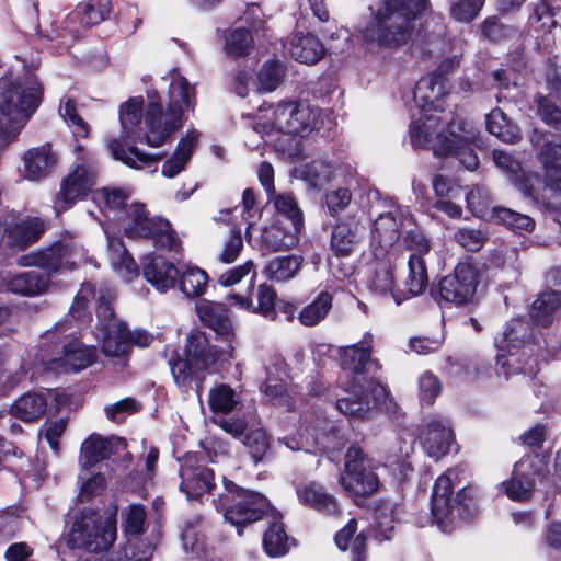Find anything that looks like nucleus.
Here are the masks:
<instances>
[{
	"label": "nucleus",
	"instance_id": "obj_13",
	"mask_svg": "<svg viewBox=\"0 0 561 561\" xmlns=\"http://www.w3.org/2000/svg\"><path fill=\"white\" fill-rule=\"evenodd\" d=\"M77 158L73 169L61 182L60 191L55 198V209L64 211L78 199L83 198L95 184L96 170L94 157L81 145L75 146Z\"/></svg>",
	"mask_w": 561,
	"mask_h": 561
},
{
	"label": "nucleus",
	"instance_id": "obj_38",
	"mask_svg": "<svg viewBox=\"0 0 561 561\" xmlns=\"http://www.w3.org/2000/svg\"><path fill=\"white\" fill-rule=\"evenodd\" d=\"M199 320L218 335L229 339L233 328L224 304L204 300L196 306Z\"/></svg>",
	"mask_w": 561,
	"mask_h": 561
},
{
	"label": "nucleus",
	"instance_id": "obj_56",
	"mask_svg": "<svg viewBox=\"0 0 561 561\" xmlns=\"http://www.w3.org/2000/svg\"><path fill=\"white\" fill-rule=\"evenodd\" d=\"M240 402V396L229 385L219 383L213 387L208 393V405L215 414H228Z\"/></svg>",
	"mask_w": 561,
	"mask_h": 561
},
{
	"label": "nucleus",
	"instance_id": "obj_59",
	"mask_svg": "<svg viewBox=\"0 0 561 561\" xmlns=\"http://www.w3.org/2000/svg\"><path fill=\"white\" fill-rule=\"evenodd\" d=\"M268 201L273 203L278 214L290 221L291 226L297 228L304 227L302 211L290 193L271 194L268 195Z\"/></svg>",
	"mask_w": 561,
	"mask_h": 561
},
{
	"label": "nucleus",
	"instance_id": "obj_18",
	"mask_svg": "<svg viewBox=\"0 0 561 561\" xmlns=\"http://www.w3.org/2000/svg\"><path fill=\"white\" fill-rule=\"evenodd\" d=\"M324 158L312 160L301 167L300 178L312 188H322L325 184L336 179H352L355 174L354 167L345 158L343 152L324 154Z\"/></svg>",
	"mask_w": 561,
	"mask_h": 561
},
{
	"label": "nucleus",
	"instance_id": "obj_33",
	"mask_svg": "<svg viewBox=\"0 0 561 561\" xmlns=\"http://www.w3.org/2000/svg\"><path fill=\"white\" fill-rule=\"evenodd\" d=\"M336 397V409L347 417L364 419L370 411L369 401L355 377L341 388Z\"/></svg>",
	"mask_w": 561,
	"mask_h": 561
},
{
	"label": "nucleus",
	"instance_id": "obj_2",
	"mask_svg": "<svg viewBox=\"0 0 561 561\" xmlns=\"http://www.w3.org/2000/svg\"><path fill=\"white\" fill-rule=\"evenodd\" d=\"M169 102L164 111L158 95L150 96L144 117L142 141L150 147L162 146L182 127L183 114L195 104V88L176 70L169 73Z\"/></svg>",
	"mask_w": 561,
	"mask_h": 561
},
{
	"label": "nucleus",
	"instance_id": "obj_39",
	"mask_svg": "<svg viewBox=\"0 0 561 561\" xmlns=\"http://www.w3.org/2000/svg\"><path fill=\"white\" fill-rule=\"evenodd\" d=\"M301 230L291 225H272L262 230L261 244L272 252L291 250L298 245Z\"/></svg>",
	"mask_w": 561,
	"mask_h": 561
},
{
	"label": "nucleus",
	"instance_id": "obj_54",
	"mask_svg": "<svg viewBox=\"0 0 561 561\" xmlns=\"http://www.w3.org/2000/svg\"><path fill=\"white\" fill-rule=\"evenodd\" d=\"M486 129L507 144H516L522 138L520 129L510 122L504 112L497 107L486 115Z\"/></svg>",
	"mask_w": 561,
	"mask_h": 561
},
{
	"label": "nucleus",
	"instance_id": "obj_47",
	"mask_svg": "<svg viewBox=\"0 0 561 561\" xmlns=\"http://www.w3.org/2000/svg\"><path fill=\"white\" fill-rule=\"evenodd\" d=\"M107 148L115 160L122 161L127 167L134 169L149 167L160 159V154L142 152L135 146H129L125 149L122 140L117 138L108 139Z\"/></svg>",
	"mask_w": 561,
	"mask_h": 561
},
{
	"label": "nucleus",
	"instance_id": "obj_55",
	"mask_svg": "<svg viewBox=\"0 0 561 561\" xmlns=\"http://www.w3.org/2000/svg\"><path fill=\"white\" fill-rule=\"evenodd\" d=\"M183 547L186 551H191L199 561H226V558L214 546H210L207 539L193 528H187L182 533Z\"/></svg>",
	"mask_w": 561,
	"mask_h": 561
},
{
	"label": "nucleus",
	"instance_id": "obj_5",
	"mask_svg": "<svg viewBox=\"0 0 561 561\" xmlns=\"http://www.w3.org/2000/svg\"><path fill=\"white\" fill-rule=\"evenodd\" d=\"M184 358L178 356L170 359L169 366L174 382L182 391L195 387L197 394L208 373L217 363H228L233 358V347L218 348L210 344L206 334L202 331H192L184 350Z\"/></svg>",
	"mask_w": 561,
	"mask_h": 561
},
{
	"label": "nucleus",
	"instance_id": "obj_36",
	"mask_svg": "<svg viewBox=\"0 0 561 561\" xmlns=\"http://www.w3.org/2000/svg\"><path fill=\"white\" fill-rule=\"evenodd\" d=\"M201 134L196 129H188L179 140L173 153L163 162L161 173L173 179L186 169L193 151L198 144Z\"/></svg>",
	"mask_w": 561,
	"mask_h": 561
},
{
	"label": "nucleus",
	"instance_id": "obj_52",
	"mask_svg": "<svg viewBox=\"0 0 561 561\" xmlns=\"http://www.w3.org/2000/svg\"><path fill=\"white\" fill-rule=\"evenodd\" d=\"M561 307V295L558 291H546L538 296L530 308V318L536 324L548 327L558 317Z\"/></svg>",
	"mask_w": 561,
	"mask_h": 561
},
{
	"label": "nucleus",
	"instance_id": "obj_7",
	"mask_svg": "<svg viewBox=\"0 0 561 561\" xmlns=\"http://www.w3.org/2000/svg\"><path fill=\"white\" fill-rule=\"evenodd\" d=\"M68 321L58 322L43 336L44 341L53 343L51 354L41 348V360L45 368L59 373L79 371L90 366L95 358V350L85 346L76 339L66 341L70 335H64L68 330Z\"/></svg>",
	"mask_w": 561,
	"mask_h": 561
},
{
	"label": "nucleus",
	"instance_id": "obj_57",
	"mask_svg": "<svg viewBox=\"0 0 561 561\" xmlns=\"http://www.w3.org/2000/svg\"><path fill=\"white\" fill-rule=\"evenodd\" d=\"M178 278L180 289L186 297H199L207 288L208 275L197 266H186Z\"/></svg>",
	"mask_w": 561,
	"mask_h": 561
},
{
	"label": "nucleus",
	"instance_id": "obj_44",
	"mask_svg": "<svg viewBox=\"0 0 561 561\" xmlns=\"http://www.w3.org/2000/svg\"><path fill=\"white\" fill-rule=\"evenodd\" d=\"M304 257L298 254L279 255L270 260L263 274L275 283H286L294 279L301 270Z\"/></svg>",
	"mask_w": 561,
	"mask_h": 561
},
{
	"label": "nucleus",
	"instance_id": "obj_63",
	"mask_svg": "<svg viewBox=\"0 0 561 561\" xmlns=\"http://www.w3.org/2000/svg\"><path fill=\"white\" fill-rule=\"evenodd\" d=\"M59 114L76 137L84 138L89 135V125L78 114L73 100L70 98H64L60 102Z\"/></svg>",
	"mask_w": 561,
	"mask_h": 561
},
{
	"label": "nucleus",
	"instance_id": "obj_14",
	"mask_svg": "<svg viewBox=\"0 0 561 561\" xmlns=\"http://www.w3.org/2000/svg\"><path fill=\"white\" fill-rule=\"evenodd\" d=\"M447 131L450 136L446 144L440 140L434 144L433 152L437 157L454 156L469 171L479 167V159L471 145L479 146V131L472 123L461 117H454L447 123Z\"/></svg>",
	"mask_w": 561,
	"mask_h": 561
},
{
	"label": "nucleus",
	"instance_id": "obj_19",
	"mask_svg": "<svg viewBox=\"0 0 561 561\" xmlns=\"http://www.w3.org/2000/svg\"><path fill=\"white\" fill-rule=\"evenodd\" d=\"M477 284L474 268L468 263H458L454 273L439 282V297L455 305L467 304L473 297Z\"/></svg>",
	"mask_w": 561,
	"mask_h": 561
},
{
	"label": "nucleus",
	"instance_id": "obj_41",
	"mask_svg": "<svg viewBox=\"0 0 561 561\" xmlns=\"http://www.w3.org/2000/svg\"><path fill=\"white\" fill-rule=\"evenodd\" d=\"M141 98H131L125 102L119 110V122L123 129L124 140L142 141L144 122H142Z\"/></svg>",
	"mask_w": 561,
	"mask_h": 561
},
{
	"label": "nucleus",
	"instance_id": "obj_4",
	"mask_svg": "<svg viewBox=\"0 0 561 561\" xmlns=\"http://www.w3.org/2000/svg\"><path fill=\"white\" fill-rule=\"evenodd\" d=\"M387 210L374 220L370 230V252L374 257L389 255L392 248L402 237L405 248L410 251L428 252L431 245L408 207L386 201Z\"/></svg>",
	"mask_w": 561,
	"mask_h": 561
},
{
	"label": "nucleus",
	"instance_id": "obj_1",
	"mask_svg": "<svg viewBox=\"0 0 561 561\" xmlns=\"http://www.w3.org/2000/svg\"><path fill=\"white\" fill-rule=\"evenodd\" d=\"M44 99V85L27 68L0 81V151L14 141Z\"/></svg>",
	"mask_w": 561,
	"mask_h": 561
},
{
	"label": "nucleus",
	"instance_id": "obj_11",
	"mask_svg": "<svg viewBox=\"0 0 561 561\" xmlns=\"http://www.w3.org/2000/svg\"><path fill=\"white\" fill-rule=\"evenodd\" d=\"M116 540V523L112 518H103L96 512H81L75 517L67 536V545L72 549L88 552L107 550Z\"/></svg>",
	"mask_w": 561,
	"mask_h": 561
},
{
	"label": "nucleus",
	"instance_id": "obj_32",
	"mask_svg": "<svg viewBox=\"0 0 561 561\" xmlns=\"http://www.w3.org/2000/svg\"><path fill=\"white\" fill-rule=\"evenodd\" d=\"M283 46L293 59L306 65L317 64L325 51L323 44L317 36L302 32L290 35Z\"/></svg>",
	"mask_w": 561,
	"mask_h": 561
},
{
	"label": "nucleus",
	"instance_id": "obj_25",
	"mask_svg": "<svg viewBox=\"0 0 561 561\" xmlns=\"http://www.w3.org/2000/svg\"><path fill=\"white\" fill-rule=\"evenodd\" d=\"M421 442L431 458L437 460L448 454L454 443V433L449 422L442 416L428 419L422 428Z\"/></svg>",
	"mask_w": 561,
	"mask_h": 561
},
{
	"label": "nucleus",
	"instance_id": "obj_24",
	"mask_svg": "<svg viewBox=\"0 0 561 561\" xmlns=\"http://www.w3.org/2000/svg\"><path fill=\"white\" fill-rule=\"evenodd\" d=\"M540 462L538 456H526L515 465L512 479L505 483V493L510 499L523 501L530 496L536 479L542 476L538 467Z\"/></svg>",
	"mask_w": 561,
	"mask_h": 561
},
{
	"label": "nucleus",
	"instance_id": "obj_51",
	"mask_svg": "<svg viewBox=\"0 0 561 561\" xmlns=\"http://www.w3.org/2000/svg\"><path fill=\"white\" fill-rule=\"evenodd\" d=\"M104 232L107 237L110 261L113 268L127 280H129L133 276H137L138 266L127 252L122 240L111 236L107 228L104 229Z\"/></svg>",
	"mask_w": 561,
	"mask_h": 561
},
{
	"label": "nucleus",
	"instance_id": "obj_42",
	"mask_svg": "<svg viewBox=\"0 0 561 561\" xmlns=\"http://www.w3.org/2000/svg\"><path fill=\"white\" fill-rule=\"evenodd\" d=\"M299 502L316 511L333 515L339 512L336 499L316 482H309L297 489Z\"/></svg>",
	"mask_w": 561,
	"mask_h": 561
},
{
	"label": "nucleus",
	"instance_id": "obj_45",
	"mask_svg": "<svg viewBox=\"0 0 561 561\" xmlns=\"http://www.w3.org/2000/svg\"><path fill=\"white\" fill-rule=\"evenodd\" d=\"M374 259L375 261L370 264V275L368 278L370 290L379 295L390 294L396 304L400 305L401 301L392 293L394 277L390 256L387 255L382 259Z\"/></svg>",
	"mask_w": 561,
	"mask_h": 561
},
{
	"label": "nucleus",
	"instance_id": "obj_49",
	"mask_svg": "<svg viewBox=\"0 0 561 561\" xmlns=\"http://www.w3.org/2000/svg\"><path fill=\"white\" fill-rule=\"evenodd\" d=\"M49 285V276L43 275L36 271L14 275L7 282L8 290L24 296L42 295L47 291Z\"/></svg>",
	"mask_w": 561,
	"mask_h": 561
},
{
	"label": "nucleus",
	"instance_id": "obj_15",
	"mask_svg": "<svg viewBox=\"0 0 561 561\" xmlns=\"http://www.w3.org/2000/svg\"><path fill=\"white\" fill-rule=\"evenodd\" d=\"M87 257L85 250L73 239H62L49 248L23 255L19 259L21 266H37L48 273L73 270Z\"/></svg>",
	"mask_w": 561,
	"mask_h": 561
},
{
	"label": "nucleus",
	"instance_id": "obj_27",
	"mask_svg": "<svg viewBox=\"0 0 561 561\" xmlns=\"http://www.w3.org/2000/svg\"><path fill=\"white\" fill-rule=\"evenodd\" d=\"M493 161L508 178L510 182L526 198L536 202L534 183L538 180V175L527 172L522 168L520 162L511 153L503 150L493 151Z\"/></svg>",
	"mask_w": 561,
	"mask_h": 561
},
{
	"label": "nucleus",
	"instance_id": "obj_40",
	"mask_svg": "<svg viewBox=\"0 0 561 561\" xmlns=\"http://www.w3.org/2000/svg\"><path fill=\"white\" fill-rule=\"evenodd\" d=\"M48 397H50V392L24 393L11 405V415L23 422H36L46 413Z\"/></svg>",
	"mask_w": 561,
	"mask_h": 561
},
{
	"label": "nucleus",
	"instance_id": "obj_43",
	"mask_svg": "<svg viewBox=\"0 0 561 561\" xmlns=\"http://www.w3.org/2000/svg\"><path fill=\"white\" fill-rule=\"evenodd\" d=\"M283 376H285L283 362L278 360L274 368L266 367V379L262 386V391L273 404L288 405V409H293L294 402L290 401L291 396Z\"/></svg>",
	"mask_w": 561,
	"mask_h": 561
},
{
	"label": "nucleus",
	"instance_id": "obj_3",
	"mask_svg": "<svg viewBox=\"0 0 561 561\" xmlns=\"http://www.w3.org/2000/svg\"><path fill=\"white\" fill-rule=\"evenodd\" d=\"M425 8L426 0H386L362 31V37L378 47L398 48L411 39L414 22Z\"/></svg>",
	"mask_w": 561,
	"mask_h": 561
},
{
	"label": "nucleus",
	"instance_id": "obj_29",
	"mask_svg": "<svg viewBox=\"0 0 561 561\" xmlns=\"http://www.w3.org/2000/svg\"><path fill=\"white\" fill-rule=\"evenodd\" d=\"M180 489L187 499H198L215 486L214 472L204 466H194L192 458L184 459L180 469Z\"/></svg>",
	"mask_w": 561,
	"mask_h": 561
},
{
	"label": "nucleus",
	"instance_id": "obj_31",
	"mask_svg": "<svg viewBox=\"0 0 561 561\" xmlns=\"http://www.w3.org/2000/svg\"><path fill=\"white\" fill-rule=\"evenodd\" d=\"M142 274L158 291L164 293L175 286L179 270L162 256L148 254L142 260Z\"/></svg>",
	"mask_w": 561,
	"mask_h": 561
},
{
	"label": "nucleus",
	"instance_id": "obj_64",
	"mask_svg": "<svg viewBox=\"0 0 561 561\" xmlns=\"http://www.w3.org/2000/svg\"><path fill=\"white\" fill-rule=\"evenodd\" d=\"M253 46L251 33L244 27L232 30L226 37L225 49L233 56H243L250 53Z\"/></svg>",
	"mask_w": 561,
	"mask_h": 561
},
{
	"label": "nucleus",
	"instance_id": "obj_62",
	"mask_svg": "<svg viewBox=\"0 0 561 561\" xmlns=\"http://www.w3.org/2000/svg\"><path fill=\"white\" fill-rule=\"evenodd\" d=\"M256 270L254 263L249 260L241 265L234 266L218 277V283L224 287H231L245 278H249V290H252L256 279Z\"/></svg>",
	"mask_w": 561,
	"mask_h": 561
},
{
	"label": "nucleus",
	"instance_id": "obj_23",
	"mask_svg": "<svg viewBox=\"0 0 561 561\" xmlns=\"http://www.w3.org/2000/svg\"><path fill=\"white\" fill-rule=\"evenodd\" d=\"M443 58L438 68L433 73L445 75L460 65L462 56V42L444 36V26L440 25L434 34L425 39L424 55Z\"/></svg>",
	"mask_w": 561,
	"mask_h": 561
},
{
	"label": "nucleus",
	"instance_id": "obj_22",
	"mask_svg": "<svg viewBox=\"0 0 561 561\" xmlns=\"http://www.w3.org/2000/svg\"><path fill=\"white\" fill-rule=\"evenodd\" d=\"M373 343L374 335L370 332H365L359 342L340 347L341 367L356 375L380 370V363L371 357Z\"/></svg>",
	"mask_w": 561,
	"mask_h": 561
},
{
	"label": "nucleus",
	"instance_id": "obj_58",
	"mask_svg": "<svg viewBox=\"0 0 561 561\" xmlns=\"http://www.w3.org/2000/svg\"><path fill=\"white\" fill-rule=\"evenodd\" d=\"M491 219L516 232H529L535 227V221L531 217L506 207L492 208Z\"/></svg>",
	"mask_w": 561,
	"mask_h": 561
},
{
	"label": "nucleus",
	"instance_id": "obj_35",
	"mask_svg": "<svg viewBox=\"0 0 561 561\" xmlns=\"http://www.w3.org/2000/svg\"><path fill=\"white\" fill-rule=\"evenodd\" d=\"M99 334L102 352L107 357L123 358L131 348L130 331L123 322L103 323Z\"/></svg>",
	"mask_w": 561,
	"mask_h": 561
},
{
	"label": "nucleus",
	"instance_id": "obj_9",
	"mask_svg": "<svg viewBox=\"0 0 561 561\" xmlns=\"http://www.w3.org/2000/svg\"><path fill=\"white\" fill-rule=\"evenodd\" d=\"M119 218L128 238L152 239L157 249L179 251L180 240L169 221L161 217H150L144 204L137 202L129 204Z\"/></svg>",
	"mask_w": 561,
	"mask_h": 561
},
{
	"label": "nucleus",
	"instance_id": "obj_61",
	"mask_svg": "<svg viewBox=\"0 0 561 561\" xmlns=\"http://www.w3.org/2000/svg\"><path fill=\"white\" fill-rule=\"evenodd\" d=\"M283 78L282 64L275 60L266 61L257 73L256 89L262 92H272L282 83Z\"/></svg>",
	"mask_w": 561,
	"mask_h": 561
},
{
	"label": "nucleus",
	"instance_id": "obj_48",
	"mask_svg": "<svg viewBox=\"0 0 561 561\" xmlns=\"http://www.w3.org/2000/svg\"><path fill=\"white\" fill-rule=\"evenodd\" d=\"M332 308L333 295L328 290H321L301 308L297 319L304 327H316L329 316Z\"/></svg>",
	"mask_w": 561,
	"mask_h": 561
},
{
	"label": "nucleus",
	"instance_id": "obj_30",
	"mask_svg": "<svg viewBox=\"0 0 561 561\" xmlns=\"http://www.w3.org/2000/svg\"><path fill=\"white\" fill-rule=\"evenodd\" d=\"M447 93V80L440 73H428L414 88L413 99L422 112L440 110V99Z\"/></svg>",
	"mask_w": 561,
	"mask_h": 561
},
{
	"label": "nucleus",
	"instance_id": "obj_21",
	"mask_svg": "<svg viewBox=\"0 0 561 561\" xmlns=\"http://www.w3.org/2000/svg\"><path fill=\"white\" fill-rule=\"evenodd\" d=\"M365 237V226L353 216L344 217L333 225L330 233V251L336 259L352 256Z\"/></svg>",
	"mask_w": 561,
	"mask_h": 561
},
{
	"label": "nucleus",
	"instance_id": "obj_50",
	"mask_svg": "<svg viewBox=\"0 0 561 561\" xmlns=\"http://www.w3.org/2000/svg\"><path fill=\"white\" fill-rule=\"evenodd\" d=\"M428 252L411 251L408 261V276L404 286L411 296H419L425 291L428 285V276L424 256Z\"/></svg>",
	"mask_w": 561,
	"mask_h": 561
},
{
	"label": "nucleus",
	"instance_id": "obj_17",
	"mask_svg": "<svg viewBox=\"0 0 561 561\" xmlns=\"http://www.w3.org/2000/svg\"><path fill=\"white\" fill-rule=\"evenodd\" d=\"M123 528L129 538L127 542L116 550L111 561H149L154 551V545L138 539L145 530L146 511L144 506L131 504L122 512Z\"/></svg>",
	"mask_w": 561,
	"mask_h": 561
},
{
	"label": "nucleus",
	"instance_id": "obj_16",
	"mask_svg": "<svg viewBox=\"0 0 561 561\" xmlns=\"http://www.w3.org/2000/svg\"><path fill=\"white\" fill-rule=\"evenodd\" d=\"M340 483L352 497H368L380 488L379 478L370 469L369 459L360 448L355 446L346 451Z\"/></svg>",
	"mask_w": 561,
	"mask_h": 561
},
{
	"label": "nucleus",
	"instance_id": "obj_8",
	"mask_svg": "<svg viewBox=\"0 0 561 561\" xmlns=\"http://www.w3.org/2000/svg\"><path fill=\"white\" fill-rule=\"evenodd\" d=\"M463 469L460 467L449 468L435 481L431 497V512L438 528L445 533L451 530L453 523L460 515L469 493L466 486L459 488L455 494L454 489L461 484Z\"/></svg>",
	"mask_w": 561,
	"mask_h": 561
},
{
	"label": "nucleus",
	"instance_id": "obj_10",
	"mask_svg": "<svg viewBox=\"0 0 561 561\" xmlns=\"http://www.w3.org/2000/svg\"><path fill=\"white\" fill-rule=\"evenodd\" d=\"M225 492L218 495L217 510L224 512V517L238 528L261 519L270 507L268 501L261 493L243 490L232 481L224 479Z\"/></svg>",
	"mask_w": 561,
	"mask_h": 561
},
{
	"label": "nucleus",
	"instance_id": "obj_53",
	"mask_svg": "<svg viewBox=\"0 0 561 561\" xmlns=\"http://www.w3.org/2000/svg\"><path fill=\"white\" fill-rule=\"evenodd\" d=\"M357 530V522L352 518L346 526L335 535V543L341 550H351L352 561L366 560V536L360 533L354 537Z\"/></svg>",
	"mask_w": 561,
	"mask_h": 561
},
{
	"label": "nucleus",
	"instance_id": "obj_6",
	"mask_svg": "<svg viewBox=\"0 0 561 561\" xmlns=\"http://www.w3.org/2000/svg\"><path fill=\"white\" fill-rule=\"evenodd\" d=\"M321 111L301 101H282L262 105L252 123V130L261 137L273 133L305 135L320 127Z\"/></svg>",
	"mask_w": 561,
	"mask_h": 561
},
{
	"label": "nucleus",
	"instance_id": "obj_28",
	"mask_svg": "<svg viewBox=\"0 0 561 561\" xmlns=\"http://www.w3.org/2000/svg\"><path fill=\"white\" fill-rule=\"evenodd\" d=\"M336 436L337 432L333 430L318 433L317 427L312 430L305 427L300 430L298 435L279 438V442H284L290 450H305L307 453H316L317 450L328 451L342 446L340 442H331L333 438L335 439Z\"/></svg>",
	"mask_w": 561,
	"mask_h": 561
},
{
	"label": "nucleus",
	"instance_id": "obj_60",
	"mask_svg": "<svg viewBox=\"0 0 561 561\" xmlns=\"http://www.w3.org/2000/svg\"><path fill=\"white\" fill-rule=\"evenodd\" d=\"M263 547L270 557H280L288 551V536L279 520L273 522L263 537Z\"/></svg>",
	"mask_w": 561,
	"mask_h": 561
},
{
	"label": "nucleus",
	"instance_id": "obj_34",
	"mask_svg": "<svg viewBox=\"0 0 561 561\" xmlns=\"http://www.w3.org/2000/svg\"><path fill=\"white\" fill-rule=\"evenodd\" d=\"M23 174L30 181H39L50 174L57 157L49 144L32 148L23 154Z\"/></svg>",
	"mask_w": 561,
	"mask_h": 561
},
{
	"label": "nucleus",
	"instance_id": "obj_26",
	"mask_svg": "<svg viewBox=\"0 0 561 561\" xmlns=\"http://www.w3.org/2000/svg\"><path fill=\"white\" fill-rule=\"evenodd\" d=\"M446 119L435 113L423 112L419 118H414L410 125V141L414 148H425L438 141V137L444 144L449 139Z\"/></svg>",
	"mask_w": 561,
	"mask_h": 561
},
{
	"label": "nucleus",
	"instance_id": "obj_46",
	"mask_svg": "<svg viewBox=\"0 0 561 561\" xmlns=\"http://www.w3.org/2000/svg\"><path fill=\"white\" fill-rule=\"evenodd\" d=\"M538 160L542 165L547 186L561 192V144L546 142L539 151Z\"/></svg>",
	"mask_w": 561,
	"mask_h": 561
},
{
	"label": "nucleus",
	"instance_id": "obj_20",
	"mask_svg": "<svg viewBox=\"0 0 561 561\" xmlns=\"http://www.w3.org/2000/svg\"><path fill=\"white\" fill-rule=\"evenodd\" d=\"M126 442L122 437H102L93 433L83 440L80 449V465L89 469L95 463L110 459L113 456H123L127 462L131 461V455L126 451Z\"/></svg>",
	"mask_w": 561,
	"mask_h": 561
},
{
	"label": "nucleus",
	"instance_id": "obj_12",
	"mask_svg": "<svg viewBox=\"0 0 561 561\" xmlns=\"http://www.w3.org/2000/svg\"><path fill=\"white\" fill-rule=\"evenodd\" d=\"M111 0H88L71 11L60 25H54L47 38L56 41L59 49L69 48L80 36L82 28L96 25L108 18Z\"/></svg>",
	"mask_w": 561,
	"mask_h": 561
},
{
	"label": "nucleus",
	"instance_id": "obj_37",
	"mask_svg": "<svg viewBox=\"0 0 561 561\" xmlns=\"http://www.w3.org/2000/svg\"><path fill=\"white\" fill-rule=\"evenodd\" d=\"M44 230V222L39 218H26L10 227H4L0 221V240L3 238L4 232H7L9 244L23 249L37 241Z\"/></svg>",
	"mask_w": 561,
	"mask_h": 561
}]
</instances>
